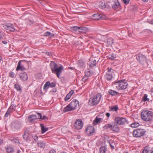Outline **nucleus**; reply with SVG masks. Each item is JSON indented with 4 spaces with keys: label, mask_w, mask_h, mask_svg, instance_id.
Segmentation results:
<instances>
[{
    "label": "nucleus",
    "mask_w": 153,
    "mask_h": 153,
    "mask_svg": "<svg viewBox=\"0 0 153 153\" xmlns=\"http://www.w3.org/2000/svg\"><path fill=\"white\" fill-rule=\"evenodd\" d=\"M71 97V96L69 94H67L66 96V97L65 98V101H67L70 99Z\"/></svg>",
    "instance_id": "obj_42"
},
{
    "label": "nucleus",
    "mask_w": 153,
    "mask_h": 153,
    "mask_svg": "<svg viewBox=\"0 0 153 153\" xmlns=\"http://www.w3.org/2000/svg\"><path fill=\"white\" fill-rule=\"evenodd\" d=\"M15 88L18 91H20L21 90V88L20 87H15Z\"/></svg>",
    "instance_id": "obj_55"
},
{
    "label": "nucleus",
    "mask_w": 153,
    "mask_h": 153,
    "mask_svg": "<svg viewBox=\"0 0 153 153\" xmlns=\"http://www.w3.org/2000/svg\"><path fill=\"white\" fill-rule=\"evenodd\" d=\"M20 77L22 81H26L28 79L27 74L25 72H22L20 75Z\"/></svg>",
    "instance_id": "obj_15"
},
{
    "label": "nucleus",
    "mask_w": 153,
    "mask_h": 153,
    "mask_svg": "<svg viewBox=\"0 0 153 153\" xmlns=\"http://www.w3.org/2000/svg\"><path fill=\"white\" fill-rule=\"evenodd\" d=\"M108 93L112 96H115L118 94L117 92L112 90H110L108 91Z\"/></svg>",
    "instance_id": "obj_27"
},
{
    "label": "nucleus",
    "mask_w": 153,
    "mask_h": 153,
    "mask_svg": "<svg viewBox=\"0 0 153 153\" xmlns=\"http://www.w3.org/2000/svg\"><path fill=\"white\" fill-rule=\"evenodd\" d=\"M38 146L41 148H44L45 146L46 143L42 141H39L37 143Z\"/></svg>",
    "instance_id": "obj_20"
},
{
    "label": "nucleus",
    "mask_w": 153,
    "mask_h": 153,
    "mask_svg": "<svg viewBox=\"0 0 153 153\" xmlns=\"http://www.w3.org/2000/svg\"><path fill=\"white\" fill-rule=\"evenodd\" d=\"M107 43L108 45H111L113 43V39L112 38H108L107 41Z\"/></svg>",
    "instance_id": "obj_36"
},
{
    "label": "nucleus",
    "mask_w": 153,
    "mask_h": 153,
    "mask_svg": "<svg viewBox=\"0 0 153 153\" xmlns=\"http://www.w3.org/2000/svg\"><path fill=\"white\" fill-rule=\"evenodd\" d=\"M125 4H128L130 1V0H123Z\"/></svg>",
    "instance_id": "obj_50"
},
{
    "label": "nucleus",
    "mask_w": 153,
    "mask_h": 153,
    "mask_svg": "<svg viewBox=\"0 0 153 153\" xmlns=\"http://www.w3.org/2000/svg\"><path fill=\"white\" fill-rule=\"evenodd\" d=\"M2 43L5 45H6L7 44V42L4 41H2Z\"/></svg>",
    "instance_id": "obj_59"
},
{
    "label": "nucleus",
    "mask_w": 153,
    "mask_h": 153,
    "mask_svg": "<svg viewBox=\"0 0 153 153\" xmlns=\"http://www.w3.org/2000/svg\"><path fill=\"white\" fill-rule=\"evenodd\" d=\"M106 150V148L104 146L101 147L100 150V153H105Z\"/></svg>",
    "instance_id": "obj_32"
},
{
    "label": "nucleus",
    "mask_w": 153,
    "mask_h": 153,
    "mask_svg": "<svg viewBox=\"0 0 153 153\" xmlns=\"http://www.w3.org/2000/svg\"><path fill=\"white\" fill-rule=\"evenodd\" d=\"M151 23L152 24H153V20H151Z\"/></svg>",
    "instance_id": "obj_63"
},
{
    "label": "nucleus",
    "mask_w": 153,
    "mask_h": 153,
    "mask_svg": "<svg viewBox=\"0 0 153 153\" xmlns=\"http://www.w3.org/2000/svg\"><path fill=\"white\" fill-rule=\"evenodd\" d=\"M149 148L147 147H146L144 148L142 153H149Z\"/></svg>",
    "instance_id": "obj_38"
},
{
    "label": "nucleus",
    "mask_w": 153,
    "mask_h": 153,
    "mask_svg": "<svg viewBox=\"0 0 153 153\" xmlns=\"http://www.w3.org/2000/svg\"><path fill=\"white\" fill-rule=\"evenodd\" d=\"M48 153H56V152L55 150L51 149L49 151Z\"/></svg>",
    "instance_id": "obj_52"
},
{
    "label": "nucleus",
    "mask_w": 153,
    "mask_h": 153,
    "mask_svg": "<svg viewBox=\"0 0 153 153\" xmlns=\"http://www.w3.org/2000/svg\"><path fill=\"white\" fill-rule=\"evenodd\" d=\"M96 61L95 60H90L88 62V65L91 68L96 65Z\"/></svg>",
    "instance_id": "obj_22"
},
{
    "label": "nucleus",
    "mask_w": 153,
    "mask_h": 153,
    "mask_svg": "<svg viewBox=\"0 0 153 153\" xmlns=\"http://www.w3.org/2000/svg\"><path fill=\"white\" fill-rule=\"evenodd\" d=\"M93 19L94 20H97L102 18L103 19H105V16L99 14V13L94 14L92 16Z\"/></svg>",
    "instance_id": "obj_13"
},
{
    "label": "nucleus",
    "mask_w": 153,
    "mask_h": 153,
    "mask_svg": "<svg viewBox=\"0 0 153 153\" xmlns=\"http://www.w3.org/2000/svg\"><path fill=\"white\" fill-rule=\"evenodd\" d=\"M120 88H119V89H121V90H123V89H125L126 88V87H120Z\"/></svg>",
    "instance_id": "obj_56"
},
{
    "label": "nucleus",
    "mask_w": 153,
    "mask_h": 153,
    "mask_svg": "<svg viewBox=\"0 0 153 153\" xmlns=\"http://www.w3.org/2000/svg\"><path fill=\"white\" fill-rule=\"evenodd\" d=\"M101 97V94L98 93L93 97L90 99L89 103L93 105H96L99 102Z\"/></svg>",
    "instance_id": "obj_4"
},
{
    "label": "nucleus",
    "mask_w": 153,
    "mask_h": 153,
    "mask_svg": "<svg viewBox=\"0 0 153 153\" xmlns=\"http://www.w3.org/2000/svg\"><path fill=\"white\" fill-rule=\"evenodd\" d=\"M100 7L101 8H104L106 7V5L105 2H101L100 3Z\"/></svg>",
    "instance_id": "obj_37"
},
{
    "label": "nucleus",
    "mask_w": 153,
    "mask_h": 153,
    "mask_svg": "<svg viewBox=\"0 0 153 153\" xmlns=\"http://www.w3.org/2000/svg\"><path fill=\"white\" fill-rule=\"evenodd\" d=\"M13 111V110L11 109L10 108L8 109V110L6 112L5 115V117H7L8 116V115L11 114L12 112Z\"/></svg>",
    "instance_id": "obj_34"
},
{
    "label": "nucleus",
    "mask_w": 153,
    "mask_h": 153,
    "mask_svg": "<svg viewBox=\"0 0 153 153\" xmlns=\"http://www.w3.org/2000/svg\"><path fill=\"white\" fill-rule=\"evenodd\" d=\"M139 126V124L138 123H134L131 124V126L133 128H136Z\"/></svg>",
    "instance_id": "obj_39"
},
{
    "label": "nucleus",
    "mask_w": 153,
    "mask_h": 153,
    "mask_svg": "<svg viewBox=\"0 0 153 153\" xmlns=\"http://www.w3.org/2000/svg\"><path fill=\"white\" fill-rule=\"evenodd\" d=\"M85 76L82 79V80L83 81H85V80L88 79V77L91 74V71H90L87 70L85 71Z\"/></svg>",
    "instance_id": "obj_19"
},
{
    "label": "nucleus",
    "mask_w": 153,
    "mask_h": 153,
    "mask_svg": "<svg viewBox=\"0 0 153 153\" xmlns=\"http://www.w3.org/2000/svg\"><path fill=\"white\" fill-rule=\"evenodd\" d=\"M112 127V125L111 124H108L104 126H103V128L105 130H107L108 128H110L111 130V128Z\"/></svg>",
    "instance_id": "obj_33"
},
{
    "label": "nucleus",
    "mask_w": 153,
    "mask_h": 153,
    "mask_svg": "<svg viewBox=\"0 0 153 153\" xmlns=\"http://www.w3.org/2000/svg\"><path fill=\"white\" fill-rule=\"evenodd\" d=\"M109 144L112 149H114V146L112 145L110 143H109Z\"/></svg>",
    "instance_id": "obj_61"
},
{
    "label": "nucleus",
    "mask_w": 153,
    "mask_h": 153,
    "mask_svg": "<svg viewBox=\"0 0 153 153\" xmlns=\"http://www.w3.org/2000/svg\"><path fill=\"white\" fill-rule=\"evenodd\" d=\"M79 27L74 26L71 27V30H72L73 31H75L76 32H79Z\"/></svg>",
    "instance_id": "obj_28"
},
{
    "label": "nucleus",
    "mask_w": 153,
    "mask_h": 153,
    "mask_svg": "<svg viewBox=\"0 0 153 153\" xmlns=\"http://www.w3.org/2000/svg\"><path fill=\"white\" fill-rule=\"evenodd\" d=\"M3 33L2 32L0 31V39L3 38Z\"/></svg>",
    "instance_id": "obj_53"
},
{
    "label": "nucleus",
    "mask_w": 153,
    "mask_h": 153,
    "mask_svg": "<svg viewBox=\"0 0 153 153\" xmlns=\"http://www.w3.org/2000/svg\"><path fill=\"white\" fill-rule=\"evenodd\" d=\"M16 105L15 104H12L10 106V108L13 111H14L16 108Z\"/></svg>",
    "instance_id": "obj_41"
},
{
    "label": "nucleus",
    "mask_w": 153,
    "mask_h": 153,
    "mask_svg": "<svg viewBox=\"0 0 153 153\" xmlns=\"http://www.w3.org/2000/svg\"><path fill=\"white\" fill-rule=\"evenodd\" d=\"M119 83V86H127L128 83L125 80H122L118 81L117 82Z\"/></svg>",
    "instance_id": "obj_21"
},
{
    "label": "nucleus",
    "mask_w": 153,
    "mask_h": 153,
    "mask_svg": "<svg viewBox=\"0 0 153 153\" xmlns=\"http://www.w3.org/2000/svg\"><path fill=\"white\" fill-rule=\"evenodd\" d=\"M151 151L152 152H151L150 153H153V148L152 149Z\"/></svg>",
    "instance_id": "obj_64"
},
{
    "label": "nucleus",
    "mask_w": 153,
    "mask_h": 153,
    "mask_svg": "<svg viewBox=\"0 0 153 153\" xmlns=\"http://www.w3.org/2000/svg\"><path fill=\"white\" fill-rule=\"evenodd\" d=\"M147 95L146 94H145L143 97V100L144 101H148L149 100L147 98Z\"/></svg>",
    "instance_id": "obj_40"
},
{
    "label": "nucleus",
    "mask_w": 153,
    "mask_h": 153,
    "mask_svg": "<svg viewBox=\"0 0 153 153\" xmlns=\"http://www.w3.org/2000/svg\"><path fill=\"white\" fill-rule=\"evenodd\" d=\"M10 76L11 77H14L15 74V73L13 72H11L9 74Z\"/></svg>",
    "instance_id": "obj_47"
},
{
    "label": "nucleus",
    "mask_w": 153,
    "mask_h": 153,
    "mask_svg": "<svg viewBox=\"0 0 153 153\" xmlns=\"http://www.w3.org/2000/svg\"><path fill=\"white\" fill-rule=\"evenodd\" d=\"M111 130L117 132H118L120 130V127L117 124H114L113 125H112Z\"/></svg>",
    "instance_id": "obj_18"
},
{
    "label": "nucleus",
    "mask_w": 153,
    "mask_h": 153,
    "mask_svg": "<svg viewBox=\"0 0 153 153\" xmlns=\"http://www.w3.org/2000/svg\"><path fill=\"white\" fill-rule=\"evenodd\" d=\"M152 116V112L147 110L143 111L141 114V117L142 119L146 121L151 120Z\"/></svg>",
    "instance_id": "obj_3"
},
{
    "label": "nucleus",
    "mask_w": 153,
    "mask_h": 153,
    "mask_svg": "<svg viewBox=\"0 0 153 153\" xmlns=\"http://www.w3.org/2000/svg\"><path fill=\"white\" fill-rule=\"evenodd\" d=\"M108 71L105 75L106 79L108 81L111 80L113 77V75L114 74V71L111 68H108Z\"/></svg>",
    "instance_id": "obj_6"
},
{
    "label": "nucleus",
    "mask_w": 153,
    "mask_h": 153,
    "mask_svg": "<svg viewBox=\"0 0 153 153\" xmlns=\"http://www.w3.org/2000/svg\"><path fill=\"white\" fill-rule=\"evenodd\" d=\"M110 115V114L109 113H107L106 114V115L108 117H109Z\"/></svg>",
    "instance_id": "obj_58"
},
{
    "label": "nucleus",
    "mask_w": 153,
    "mask_h": 153,
    "mask_svg": "<svg viewBox=\"0 0 153 153\" xmlns=\"http://www.w3.org/2000/svg\"><path fill=\"white\" fill-rule=\"evenodd\" d=\"M51 33L50 32H45L44 34V36H49L51 34Z\"/></svg>",
    "instance_id": "obj_45"
},
{
    "label": "nucleus",
    "mask_w": 153,
    "mask_h": 153,
    "mask_svg": "<svg viewBox=\"0 0 153 153\" xmlns=\"http://www.w3.org/2000/svg\"><path fill=\"white\" fill-rule=\"evenodd\" d=\"M44 86H50V83L49 81H47Z\"/></svg>",
    "instance_id": "obj_49"
},
{
    "label": "nucleus",
    "mask_w": 153,
    "mask_h": 153,
    "mask_svg": "<svg viewBox=\"0 0 153 153\" xmlns=\"http://www.w3.org/2000/svg\"><path fill=\"white\" fill-rule=\"evenodd\" d=\"M39 119H42V120H48V118L47 117H46L44 115L42 117V116L41 115V117H39Z\"/></svg>",
    "instance_id": "obj_43"
},
{
    "label": "nucleus",
    "mask_w": 153,
    "mask_h": 153,
    "mask_svg": "<svg viewBox=\"0 0 153 153\" xmlns=\"http://www.w3.org/2000/svg\"><path fill=\"white\" fill-rule=\"evenodd\" d=\"M88 30V28L85 27H79V32L85 33Z\"/></svg>",
    "instance_id": "obj_26"
},
{
    "label": "nucleus",
    "mask_w": 153,
    "mask_h": 153,
    "mask_svg": "<svg viewBox=\"0 0 153 153\" xmlns=\"http://www.w3.org/2000/svg\"><path fill=\"white\" fill-rule=\"evenodd\" d=\"M115 122L119 125H123L127 122L126 118L123 117H117L115 120Z\"/></svg>",
    "instance_id": "obj_9"
},
{
    "label": "nucleus",
    "mask_w": 153,
    "mask_h": 153,
    "mask_svg": "<svg viewBox=\"0 0 153 153\" xmlns=\"http://www.w3.org/2000/svg\"><path fill=\"white\" fill-rule=\"evenodd\" d=\"M136 59L142 65H143L147 62V59L145 56L141 53H139L136 55Z\"/></svg>",
    "instance_id": "obj_7"
},
{
    "label": "nucleus",
    "mask_w": 153,
    "mask_h": 153,
    "mask_svg": "<svg viewBox=\"0 0 153 153\" xmlns=\"http://www.w3.org/2000/svg\"><path fill=\"white\" fill-rule=\"evenodd\" d=\"M7 152L8 153H11L13 152L14 149L12 147L9 146L7 148Z\"/></svg>",
    "instance_id": "obj_31"
},
{
    "label": "nucleus",
    "mask_w": 153,
    "mask_h": 153,
    "mask_svg": "<svg viewBox=\"0 0 153 153\" xmlns=\"http://www.w3.org/2000/svg\"><path fill=\"white\" fill-rule=\"evenodd\" d=\"M145 132V130L143 129H137L133 131V135L134 137H140L143 135Z\"/></svg>",
    "instance_id": "obj_5"
},
{
    "label": "nucleus",
    "mask_w": 153,
    "mask_h": 153,
    "mask_svg": "<svg viewBox=\"0 0 153 153\" xmlns=\"http://www.w3.org/2000/svg\"><path fill=\"white\" fill-rule=\"evenodd\" d=\"M50 66L52 72L56 74L57 76L59 78L60 75L63 70V66L62 65L59 66L54 62L51 64Z\"/></svg>",
    "instance_id": "obj_1"
},
{
    "label": "nucleus",
    "mask_w": 153,
    "mask_h": 153,
    "mask_svg": "<svg viewBox=\"0 0 153 153\" xmlns=\"http://www.w3.org/2000/svg\"><path fill=\"white\" fill-rule=\"evenodd\" d=\"M52 91L53 92H55L56 91V88H53L52 90Z\"/></svg>",
    "instance_id": "obj_57"
},
{
    "label": "nucleus",
    "mask_w": 153,
    "mask_h": 153,
    "mask_svg": "<svg viewBox=\"0 0 153 153\" xmlns=\"http://www.w3.org/2000/svg\"><path fill=\"white\" fill-rule=\"evenodd\" d=\"M86 134L88 136H91L93 135L95 132L94 128L91 126H88L85 131Z\"/></svg>",
    "instance_id": "obj_8"
},
{
    "label": "nucleus",
    "mask_w": 153,
    "mask_h": 153,
    "mask_svg": "<svg viewBox=\"0 0 153 153\" xmlns=\"http://www.w3.org/2000/svg\"><path fill=\"white\" fill-rule=\"evenodd\" d=\"M35 137H34V139L35 141H36L38 140V137L36 135H35Z\"/></svg>",
    "instance_id": "obj_60"
},
{
    "label": "nucleus",
    "mask_w": 153,
    "mask_h": 153,
    "mask_svg": "<svg viewBox=\"0 0 153 153\" xmlns=\"http://www.w3.org/2000/svg\"><path fill=\"white\" fill-rule=\"evenodd\" d=\"M48 87H43V88L42 89L41 88L40 89V93L41 95H42L43 94H45L46 91L47 89L48 88Z\"/></svg>",
    "instance_id": "obj_29"
},
{
    "label": "nucleus",
    "mask_w": 153,
    "mask_h": 153,
    "mask_svg": "<svg viewBox=\"0 0 153 153\" xmlns=\"http://www.w3.org/2000/svg\"><path fill=\"white\" fill-rule=\"evenodd\" d=\"M78 64L79 66L82 67L84 66L85 65V63L82 62L80 61L79 62Z\"/></svg>",
    "instance_id": "obj_44"
},
{
    "label": "nucleus",
    "mask_w": 153,
    "mask_h": 153,
    "mask_svg": "<svg viewBox=\"0 0 153 153\" xmlns=\"http://www.w3.org/2000/svg\"><path fill=\"white\" fill-rule=\"evenodd\" d=\"M13 143H16L19 144V141L16 139H13Z\"/></svg>",
    "instance_id": "obj_46"
},
{
    "label": "nucleus",
    "mask_w": 153,
    "mask_h": 153,
    "mask_svg": "<svg viewBox=\"0 0 153 153\" xmlns=\"http://www.w3.org/2000/svg\"><path fill=\"white\" fill-rule=\"evenodd\" d=\"M56 85V83L55 82H53L50 83V86H55Z\"/></svg>",
    "instance_id": "obj_54"
},
{
    "label": "nucleus",
    "mask_w": 153,
    "mask_h": 153,
    "mask_svg": "<svg viewBox=\"0 0 153 153\" xmlns=\"http://www.w3.org/2000/svg\"><path fill=\"white\" fill-rule=\"evenodd\" d=\"M79 105L78 101L74 99L64 108L63 111L65 112H66L74 110L79 106Z\"/></svg>",
    "instance_id": "obj_2"
},
{
    "label": "nucleus",
    "mask_w": 153,
    "mask_h": 153,
    "mask_svg": "<svg viewBox=\"0 0 153 153\" xmlns=\"http://www.w3.org/2000/svg\"><path fill=\"white\" fill-rule=\"evenodd\" d=\"M112 6V8L115 10L120 8V5L118 0H115Z\"/></svg>",
    "instance_id": "obj_16"
},
{
    "label": "nucleus",
    "mask_w": 153,
    "mask_h": 153,
    "mask_svg": "<svg viewBox=\"0 0 153 153\" xmlns=\"http://www.w3.org/2000/svg\"><path fill=\"white\" fill-rule=\"evenodd\" d=\"M99 117V116L97 117H96L93 123L94 124L97 125V124L100 123V122H101L102 121V118H100Z\"/></svg>",
    "instance_id": "obj_23"
},
{
    "label": "nucleus",
    "mask_w": 153,
    "mask_h": 153,
    "mask_svg": "<svg viewBox=\"0 0 153 153\" xmlns=\"http://www.w3.org/2000/svg\"><path fill=\"white\" fill-rule=\"evenodd\" d=\"M108 57L111 60H113L114 58L116 57L114 53H111L109 54Z\"/></svg>",
    "instance_id": "obj_35"
},
{
    "label": "nucleus",
    "mask_w": 153,
    "mask_h": 153,
    "mask_svg": "<svg viewBox=\"0 0 153 153\" xmlns=\"http://www.w3.org/2000/svg\"><path fill=\"white\" fill-rule=\"evenodd\" d=\"M74 126L78 129H81L83 126V123L81 119H79L76 121L75 123Z\"/></svg>",
    "instance_id": "obj_12"
},
{
    "label": "nucleus",
    "mask_w": 153,
    "mask_h": 153,
    "mask_svg": "<svg viewBox=\"0 0 153 153\" xmlns=\"http://www.w3.org/2000/svg\"><path fill=\"white\" fill-rule=\"evenodd\" d=\"M12 126L14 128L16 129H19L21 127V124L19 122L13 121L12 123Z\"/></svg>",
    "instance_id": "obj_14"
},
{
    "label": "nucleus",
    "mask_w": 153,
    "mask_h": 153,
    "mask_svg": "<svg viewBox=\"0 0 153 153\" xmlns=\"http://www.w3.org/2000/svg\"><path fill=\"white\" fill-rule=\"evenodd\" d=\"M104 114L102 113V114L98 115L97 117L99 116V117L100 118H102V120H103V118H104Z\"/></svg>",
    "instance_id": "obj_48"
},
{
    "label": "nucleus",
    "mask_w": 153,
    "mask_h": 153,
    "mask_svg": "<svg viewBox=\"0 0 153 153\" xmlns=\"http://www.w3.org/2000/svg\"><path fill=\"white\" fill-rule=\"evenodd\" d=\"M29 131L27 130H26L25 131L24 134L23 135V138L26 140H27L29 137Z\"/></svg>",
    "instance_id": "obj_25"
},
{
    "label": "nucleus",
    "mask_w": 153,
    "mask_h": 153,
    "mask_svg": "<svg viewBox=\"0 0 153 153\" xmlns=\"http://www.w3.org/2000/svg\"><path fill=\"white\" fill-rule=\"evenodd\" d=\"M39 117H41V114L40 113H37L36 114L30 116L28 117V119L31 123L37 119H39Z\"/></svg>",
    "instance_id": "obj_10"
},
{
    "label": "nucleus",
    "mask_w": 153,
    "mask_h": 153,
    "mask_svg": "<svg viewBox=\"0 0 153 153\" xmlns=\"http://www.w3.org/2000/svg\"><path fill=\"white\" fill-rule=\"evenodd\" d=\"M109 108L111 110L114 111H116L118 109V107L117 105H114L111 107H110Z\"/></svg>",
    "instance_id": "obj_30"
},
{
    "label": "nucleus",
    "mask_w": 153,
    "mask_h": 153,
    "mask_svg": "<svg viewBox=\"0 0 153 153\" xmlns=\"http://www.w3.org/2000/svg\"><path fill=\"white\" fill-rule=\"evenodd\" d=\"M3 26L4 29L11 31H14L15 30L13 25L10 23L4 24Z\"/></svg>",
    "instance_id": "obj_11"
},
{
    "label": "nucleus",
    "mask_w": 153,
    "mask_h": 153,
    "mask_svg": "<svg viewBox=\"0 0 153 153\" xmlns=\"http://www.w3.org/2000/svg\"><path fill=\"white\" fill-rule=\"evenodd\" d=\"M74 91L73 90H71L69 93L68 94H69L70 95V96H71V95L74 94Z\"/></svg>",
    "instance_id": "obj_51"
},
{
    "label": "nucleus",
    "mask_w": 153,
    "mask_h": 153,
    "mask_svg": "<svg viewBox=\"0 0 153 153\" xmlns=\"http://www.w3.org/2000/svg\"><path fill=\"white\" fill-rule=\"evenodd\" d=\"M25 68L24 66L21 64V61H20L18 64V65L16 68V70L17 71L19 70L24 71L25 70Z\"/></svg>",
    "instance_id": "obj_17"
},
{
    "label": "nucleus",
    "mask_w": 153,
    "mask_h": 153,
    "mask_svg": "<svg viewBox=\"0 0 153 153\" xmlns=\"http://www.w3.org/2000/svg\"><path fill=\"white\" fill-rule=\"evenodd\" d=\"M40 125L42 134L44 133L48 130V128L44 126L43 124H41Z\"/></svg>",
    "instance_id": "obj_24"
},
{
    "label": "nucleus",
    "mask_w": 153,
    "mask_h": 153,
    "mask_svg": "<svg viewBox=\"0 0 153 153\" xmlns=\"http://www.w3.org/2000/svg\"><path fill=\"white\" fill-rule=\"evenodd\" d=\"M3 143V140L2 139H0V144H2Z\"/></svg>",
    "instance_id": "obj_62"
}]
</instances>
